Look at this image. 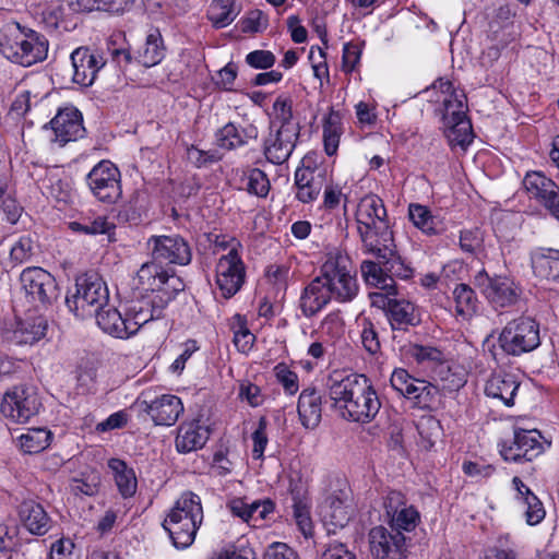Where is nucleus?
<instances>
[{"instance_id": "f257e3e1", "label": "nucleus", "mask_w": 559, "mask_h": 559, "mask_svg": "<svg viewBox=\"0 0 559 559\" xmlns=\"http://www.w3.org/2000/svg\"><path fill=\"white\" fill-rule=\"evenodd\" d=\"M0 51L14 63L31 67L47 57L48 43L35 31L11 22L1 32Z\"/></svg>"}, {"instance_id": "f03ea898", "label": "nucleus", "mask_w": 559, "mask_h": 559, "mask_svg": "<svg viewBox=\"0 0 559 559\" xmlns=\"http://www.w3.org/2000/svg\"><path fill=\"white\" fill-rule=\"evenodd\" d=\"M203 521V509L198 495L187 491L176 501L163 527L168 532L176 548L189 547Z\"/></svg>"}, {"instance_id": "7ed1b4c3", "label": "nucleus", "mask_w": 559, "mask_h": 559, "mask_svg": "<svg viewBox=\"0 0 559 559\" xmlns=\"http://www.w3.org/2000/svg\"><path fill=\"white\" fill-rule=\"evenodd\" d=\"M318 277L338 302H349L358 294V283L353 274L350 260L340 251L328 254Z\"/></svg>"}, {"instance_id": "20e7f679", "label": "nucleus", "mask_w": 559, "mask_h": 559, "mask_svg": "<svg viewBox=\"0 0 559 559\" xmlns=\"http://www.w3.org/2000/svg\"><path fill=\"white\" fill-rule=\"evenodd\" d=\"M109 294L105 282L95 273L90 272L76 277L75 293L67 297L68 308L79 317L92 316L106 307Z\"/></svg>"}, {"instance_id": "39448f33", "label": "nucleus", "mask_w": 559, "mask_h": 559, "mask_svg": "<svg viewBox=\"0 0 559 559\" xmlns=\"http://www.w3.org/2000/svg\"><path fill=\"white\" fill-rule=\"evenodd\" d=\"M539 344V326L528 317H519L508 322L498 337L499 348L513 357L530 353Z\"/></svg>"}, {"instance_id": "423d86ee", "label": "nucleus", "mask_w": 559, "mask_h": 559, "mask_svg": "<svg viewBox=\"0 0 559 559\" xmlns=\"http://www.w3.org/2000/svg\"><path fill=\"white\" fill-rule=\"evenodd\" d=\"M372 386L364 374L333 371L326 379L329 397L341 416Z\"/></svg>"}, {"instance_id": "0eeeda50", "label": "nucleus", "mask_w": 559, "mask_h": 559, "mask_svg": "<svg viewBox=\"0 0 559 559\" xmlns=\"http://www.w3.org/2000/svg\"><path fill=\"white\" fill-rule=\"evenodd\" d=\"M41 403L36 389L20 384L9 389L0 404L1 414L16 424H26L39 413Z\"/></svg>"}, {"instance_id": "6e6552de", "label": "nucleus", "mask_w": 559, "mask_h": 559, "mask_svg": "<svg viewBox=\"0 0 559 559\" xmlns=\"http://www.w3.org/2000/svg\"><path fill=\"white\" fill-rule=\"evenodd\" d=\"M476 282L486 300L496 310L515 306L523 293L513 278L507 275L490 276L485 270L476 275Z\"/></svg>"}, {"instance_id": "1a4fd4ad", "label": "nucleus", "mask_w": 559, "mask_h": 559, "mask_svg": "<svg viewBox=\"0 0 559 559\" xmlns=\"http://www.w3.org/2000/svg\"><path fill=\"white\" fill-rule=\"evenodd\" d=\"M92 194L100 202L115 203L122 194L121 174L110 160L96 164L86 176Z\"/></svg>"}, {"instance_id": "9d476101", "label": "nucleus", "mask_w": 559, "mask_h": 559, "mask_svg": "<svg viewBox=\"0 0 559 559\" xmlns=\"http://www.w3.org/2000/svg\"><path fill=\"white\" fill-rule=\"evenodd\" d=\"M20 283L28 302L46 307L59 296L56 278L41 267L32 266L23 270Z\"/></svg>"}, {"instance_id": "9b49d317", "label": "nucleus", "mask_w": 559, "mask_h": 559, "mask_svg": "<svg viewBox=\"0 0 559 559\" xmlns=\"http://www.w3.org/2000/svg\"><path fill=\"white\" fill-rule=\"evenodd\" d=\"M392 388L401 395L413 400L420 408L431 409L438 402L437 385L412 377L406 370H394L390 379Z\"/></svg>"}, {"instance_id": "f8f14e48", "label": "nucleus", "mask_w": 559, "mask_h": 559, "mask_svg": "<svg viewBox=\"0 0 559 559\" xmlns=\"http://www.w3.org/2000/svg\"><path fill=\"white\" fill-rule=\"evenodd\" d=\"M152 259L158 263L188 265L192 260L189 242L180 235L152 236L147 239Z\"/></svg>"}, {"instance_id": "ddd939ff", "label": "nucleus", "mask_w": 559, "mask_h": 559, "mask_svg": "<svg viewBox=\"0 0 559 559\" xmlns=\"http://www.w3.org/2000/svg\"><path fill=\"white\" fill-rule=\"evenodd\" d=\"M245 276V264L238 250L233 247L216 264V285L222 296L228 299L236 295L243 285Z\"/></svg>"}, {"instance_id": "4468645a", "label": "nucleus", "mask_w": 559, "mask_h": 559, "mask_svg": "<svg viewBox=\"0 0 559 559\" xmlns=\"http://www.w3.org/2000/svg\"><path fill=\"white\" fill-rule=\"evenodd\" d=\"M368 538L373 559H407L406 538L402 532L379 525L370 530Z\"/></svg>"}, {"instance_id": "2eb2a0df", "label": "nucleus", "mask_w": 559, "mask_h": 559, "mask_svg": "<svg viewBox=\"0 0 559 559\" xmlns=\"http://www.w3.org/2000/svg\"><path fill=\"white\" fill-rule=\"evenodd\" d=\"M540 433L537 430H515L513 441L503 443L500 453L506 461L530 462L543 452Z\"/></svg>"}, {"instance_id": "dca6fc26", "label": "nucleus", "mask_w": 559, "mask_h": 559, "mask_svg": "<svg viewBox=\"0 0 559 559\" xmlns=\"http://www.w3.org/2000/svg\"><path fill=\"white\" fill-rule=\"evenodd\" d=\"M136 405L142 412L150 415L155 425L171 426L183 412L181 400L173 394H164L153 401H136Z\"/></svg>"}, {"instance_id": "f3484780", "label": "nucleus", "mask_w": 559, "mask_h": 559, "mask_svg": "<svg viewBox=\"0 0 559 559\" xmlns=\"http://www.w3.org/2000/svg\"><path fill=\"white\" fill-rule=\"evenodd\" d=\"M73 76L72 81L81 86H91L98 71L106 64L103 56L87 47L76 48L70 56Z\"/></svg>"}, {"instance_id": "a211bd4d", "label": "nucleus", "mask_w": 559, "mask_h": 559, "mask_svg": "<svg viewBox=\"0 0 559 559\" xmlns=\"http://www.w3.org/2000/svg\"><path fill=\"white\" fill-rule=\"evenodd\" d=\"M300 131L293 128L271 130L264 141L263 153L269 162L275 165L285 163L292 155L299 139Z\"/></svg>"}, {"instance_id": "6ab92c4d", "label": "nucleus", "mask_w": 559, "mask_h": 559, "mask_svg": "<svg viewBox=\"0 0 559 559\" xmlns=\"http://www.w3.org/2000/svg\"><path fill=\"white\" fill-rule=\"evenodd\" d=\"M49 124L60 145L76 141L85 134L82 114L75 107L59 109Z\"/></svg>"}, {"instance_id": "aec40b11", "label": "nucleus", "mask_w": 559, "mask_h": 559, "mask_svg": "<svg viewBox=\"0 0 559 559\" xmlns=\"http://www.w3.org/2000/svg\"><path fill=\"white\" fill-rule=\"evenodd\" d=\"M358 231L381 229L389 225L383 201L374 194L365 195L356 210Z\"/></svg>"}, {"instance_id": "412c9836", "label": "nucleus", "mask_w": 559, "mask_h": 559, "mask_svg": "<svg viewBox=\"0 0 559 559\" xmlns=\"http://www.w3.org/2000/svg\"><path fill=\"white\" fill-rule=\"evenodd\" d=\"M324 168H297L295 171L296 198L302 203L314 201L326 183Z\"/></svg>"}, {"instance_id": "4be33fe9", "label": "nucleus", "mask_w": 559, "mask_h": 559, "mask_svg": "<svg viewBox=\"0 0 559 559\" xmlns=\"http://www.w3.org/2000/svg\"><path fill=\"white\" fill-rule=\"evenodd\" d=\"M47 320L43 317L21 320L13 330H7L3 337L14 345H33L46 335Z\"/></svg>"}, {"instance_id": "5701e85b", "label": "nucleus", "mask_w": 559, "mask_h": 559, "mask_svg": "<svg viewBox=\"0 0 559 559\" xmlns=\"http://www.w3.org/2000/svg\"><path fill=\"white\" fill-rule=\"evenodd\" d=\"M366 253L372 254L381 263L395 251L393 233L389 225L381 229L358 231Z\"/></svg>"}, {"instance_id": "b1692460", "label": "nucleus", "mask_w": 559, "mask_h": 559, "mask_svg": "<svg viewBox=\"0 0 559 559\" xmlns=\"http://www.w3.org/2000/svg\"><path fill=\"white\" fill-rule=\"evenodd\" d=\"M319 514L329 532L345 527L353 515V508L337 495H330L319 507Z\"/></svg>"}, {"instance_id": "393cba45", "label": "nucleus", "mask_w": 559, "mask_h": 559, "mask_svg": "<svg viewBox=\"0 0 559 559\" xmlns=\"http://www.w3.org/2000/svg\"><path fill=\"white\" fill-rule=\"evenodd\" d=\"M163 302L150 296L131 304L127 310L131 335H134L145 323L163 317L165 309Z\"/></svg>"}, {"instance_id": "a878e982", "label": "nucleus", "mask_w": 559, "mask_h": 559, "mask_svg": "<svg viewBox=\"0 0 559 559\" xmlns=\"http://www.w3.org/2000/svg\"><path fill=\"white\" fill-rule=\"evenodd\" d=\"M258 136L259 130L253 123L237 126L228 122L216 132V142L219 147L230 151L255 141Z\"/></svg>"}, {"instance_id": "bb28decb", "label": "nucleus", "mask_w": 559, "mask_h": 559, "mask_svg": "<svg viewBox=\"0 0 559 559\" xmlns=\"http://www.w3.org/2000/svg\"><path fill=\"white\" fill-rule=\"evenodd\" d=\"M333 297L317 276L301 292L299 309L306 318L317 316Z\"/></svg>"}, {"instance_id": "cd10ccee", "label": "nucleus", "mask_w": 559, "mask_h": 559, "mask_svg": "<svg viewBox=\"0 0 559 559\" xmlns=\"http://www.w3.org/2000/svg\"><path fill=\"white\" fill-rule=\"evenodd\" d=\"M19 518L31 534L38 536L45 535L52 523L44 507L34 500H25L20 504Z\"/></svg>"}, {"instance_id": "c85d7f7f", "label": "nucleus", "mask_w": 559, "mask_h": 559, "mask_svg": "<svg viewBox=\"0 0 559 559\" xmlns=\"http://www.w3.org/2000/svg\"><path fill=\"white\" fill-rule=\"evenodd\" d=\"M380 407L379 396L373 386H371L366 394L359 396L354 404H350V407L347 412H344L342 417L349 421L368 424L376 418Z\"/></svg>"}, {"instance_id": "c756f323", "label": "nucleus", "mask_w": 559, "mask_h": 559, "mask_svg": "<svg viewBox=\"0 0 559 559\" xmlns=\"http://www.w3.org/2000/svg\"><path fill=\"white\" fill-rule=\"evenodd\" d=\"M209 437V428L199 421L183 423L178 429L176 448L182 453L197 451L204 447Z\"/></svg>"}, {"instance_id": "7c9ffc66", "label": "nucleus", "mask_w": 559, "mask_h": 559, "mask_svg": "<svg viewBox=\"0 0 559 559\" xmlns=\"http://www.w3.org/2000/svg\"><path fill=\"white\" fill-rule=\"evenodd\" d=\"M298 415L302 426L314 429L321 421V394L314 388L305 389L298 399Z\"/></svg>"}, {"instance_id": "2f4dec72", "label": "nucleus", "mask_w": 559, "mask_h": 559, "mask_svg": "<svg viewBox=\"0 0 559 559\" xmlns=\"http://www.w3.org/2000/svg\"><path fill=\"white\" fill-rule=\"evenodd\" d=\"M520 382L512 373H493L486 383L485 392L488 396L501 400L507 406L514 404V396Z\"/></svg>"}, {"instance_id": "473e14b6", "label": "nucleus", "mask_w": 559, "mask_h": 559, "mask_svg": "<svg viewBox=\"0 0 559 559\" xmlns=\"http://www.w3.org/2000/svg\"><path fill=\"white\" fill-rule=\"evenodd\" d=\"M98 326L105 332L118 338H128L131 335L127 313L122 316L116 308L103 307L94 313Z\"/></svg>"}, {"instance_id": "72a5a7b5", "label": "nucleus", "mask_w": 559, "mask_h": 559, "mask_svg": "<svg viewBox=\"0 0 559 559\" xmlns=\"http://www.w3.org/2000/svg\"><path fill=\"white\" fill-rule=\"evenodd\" d=\"M385 307L388 308L386 316L393 330H406L408 326H415L420 323L415 305L406 299L386 301Z\"/></svg>"}, {"instance_id": "f704fd0d", "label": "nucleus", "mask_w": 559, "mask_h": 559, "mask_svg": "<svg viewBox=\"0 0 559 559\" xmlns=\"http://www.w3.org/2000/svg\"><path fill=\"white\" fill-rule=\"evenodd\" d=\"M531 264L537 277L559 283V250L538 249L532 253Z\"/></svg>"}, {"instance_id": "c9c22d12", "label": "nucleus", "mask_w": 559, "mask_h": 559, "mask_svg": "<svg viewBox=\"0 0 559 559\" xmlns=\"http://www.w3.org/2000/svg\"><path fill=\"white\" fill-rule=\"evenodd\" d=\"M165 57V47L160 33L155 29L146 36L144 44L136 50L134 60L150 68L158 64Z\"/></svg>"}, {"instance_id": "e433bc0d", "label": "nucleus", "mask_w": 559, "mask_h": 559, "mask_svg": "<svg viewBox=\"0 0 559 559\" xmlns=\"http://www.w3.org/2000/svg\"><path fill=\"white\" fill-rule=\"evenodd\" d=\"M408 216L412 223L426 235H438L444 230L442 219L439 216L432 215L425 205L409 204Z\"/></svg>"}, {"instance_id": "4c0bfd02", "label": "nucleus", "mask_w": 559, "mask_h": 559, "mask_svg": "<svg viewBox=\"0 0 559 559\" xmlns=\"http://www.w3.org/2000/svg\"><path fill=\"white\" fill-rule=\"evenodd\" d=\"M523 187L530 199L539 204L558 188L555 181L538 171L527 173L523 179Z\"/></svg>"}, {"instance_id": "58836bf2", "label": "nucleus", "mask_w": 559, "mask_h": 559, "mask_svg": "<svg viewBox=\"0 0 559 559\" xmlns=\"http://www.w3.org/2000/svg\"><path fill=\"white\" fill-rule=\"evenodd\" d=\"M108 466L114 473L115 481L121 496L124 498L132 497L138 486L133 469L119 459L109 460Z\"/></svg>"}, {"instance_id": "ea45409f", "label": "nucleus", "mask_w": 559, "mask_h": 559, "mask_svg": "<svg viewBox=\"0 0 559 559\" xmlns=\"http://www.w3.org/2000/svg\"><path fill=\"white\" fill-rule=\"evenodd\" d=\"M51 438V432L46 428H29L17 438V442L21 451L35 454L49 447Z\"/></svg>"}, {"instance_id": "a19ab883", "label": "nucleus", "mask_w": 559, "mask_h": 559, "mask_svg": "<svg viewBox=\"0 0 559 559\" xmlns=\"http://www.w3.org/2000/svg\"><path fill=\"white\" fill-rule=\"evenodd\" d=\"M444 134L452 148L460 147L462 151H466L474 138L468 118L445 124Z\"/></svg>"}, {"instance_id": "79ce46f5", "label": "nucleus", "mask_w": 559, "mask_h": 559, "mask_svg": "<svg viewBox=\"0 0 559 559\" xmlns=\"http://www.w3.org/2000/svg\"><path fill=\"white\" fill-rule=\"evenodd\" d=\"M342 134V116L338 111L331 109L323 122V144L329 156L336 153Z\"/></svg>"}, {"instance_id": "37998d69", "label": "nucleus", "mask_w": 559, "mask_h": 559, "mask_svg": "<svg viewBox=\"0 0 559 559\" xmlns=\"http://www.w3.org/2000/svg\"><path fill=\"white\" fill-rule=\"evenodd\" d=\"M238 14L236 0H213L209 8V19L218 28L229 25Z\"/></svg>"}, {"instance_id": "c03bdc74", "label": "nucleus", "mask_w": 559, "mask_h": 559, "mask_svg": "<svg viewBox=\"0 0 559 559\" xmlns=\"http://www.w3.org/2000/svg\"><path fill=\"white\" fill-rule=\"evenodd\" d=\"M185 287L186 285L181 277L174 272L169 273L165 270L160 276V283H158V287H156L152 296L156 300L164 301L163 307L166 308L168 302L173 300L178 293L182 292Z\"/></svg>"}, {"instance_id": "a18cd8bd", "label": "nucleus", "mask_w": 559, "mask_h": 559, "mask_svg": "<svg viewBox=\"0 0 559 559\" xmlns=\"http://www.w3.org/2000/svg\"><path fill=\"white\" fill-rule=\"evenodd\" d=\"M455 310L459 316L468 319L474 316L478 308V299L474 289L467 284H459L453 290Z\"/></svg>"}, {"instance_id": "49530a36", "label": "nucleus", "mask_w": 559, "mask_h": 559, "mask_svg": "<svg viewBox=\"0 0 559 559\" xmlns=\"http://www.w3.org/2000/svg\"><path fill=\"white\" fill-rule=\"evenodd\" d=\"M39 189L47 198L66 202L69 198V185L64 182L57 170H48L38 181Z\"/></svg>"}, {"instance_id": "de8ad7c7", "label": "nucleus", "mask_w": 559, "mask_h": 559, "mask_svg": "<svg viewBox=\"0 0 559 559\" xmlns=\"http://www.w3.org/2000/svg\"><path fill=\"white\" fill-rule=\"evenodd\" d=\"M293 515L305 537L312 535V521L310 516V504L306 495L299 490H293Z\"/></svg>"}, {"instance_id": "09e8293b", "label": "nucleus", "mask_w": 559, "mask_h": 559, "mask_svg": "<svg viewBox=\"0 0 559 559\" xmlns=\"http://www.w3.org/2000/svg\"><path fill=\"white\" fill-rule=\"evenodd\" d=\"M273 119L271 121L270 129L278 124L277 128L281 129H289L293 128L295 130L300 131V126L298 122L293 121V102L288 97L278 96L273 103Z\"/></svg>"}, {"instance_id": "8fccbe9b", "label": "nucleus", "mask_w": 559, "mask_h": 559, "mask_svg": "<svg viewBox=\"0 0 559 559\" xmlns=\"http://www.w3.org/2000/svg\"><path fill=\"white\" fill-rule=\"evenodd\" d=\"M380 262L364 261L360 265L362 276L368 284L394 293V280L388 276L384 266H380Z\"/></svg>"}, {"instance_id": "3c124183", "label": "nucleus", "mask_w": 559, "mask_h": 559, "mask_svg": "<svg viewBox=\"0 0 559 559\" xmlns=\"http://www.w3.org/2000/svg\"><path fill=\"white\" fill-rule=\"evenodd\" d=\"M466 96L463 92H452L443 99L444 124L466 119Z\"/></svg>"}, {"instance_id": "603ef678", "label": "nucleus", "mask_w": 559, "mask_h": 559, "mask_svg": "<svg viewBox=\"0 0 559 559\" xmlns=\"http://www.w3.org/2000/svg\"><path fill=\"white\" fill-rule=\"evenodd\" d=\"M69 226L73 231L83 233L85 235H107L110 241L112 240L111 235L115 230V225L108 222L105 216H98L93 221L71 222Z\"/></svg>"}, {"instance_id": "864d4df0", "label": "nucleus", "mask_w": 559, "mask_h": 559, "mask_svg": "<svg viewBox=\"0 0 559 559\" xmlns=\"http://www.w3.org/2000/svg\"><path fill=\"white\" fill-rule=\"evenodd\" d=\"M160 264L152 259L151 262L141 265L136 273V278L143 289L151 290L152 293L156 290L158 283H160V276L165 271Z\"/></svg>"}, {"instance_id": "5fc2aeb1", "label": "nucleus", "mask_w": 559, "mask_h": 559, "mask_svg": "<svg viewBox=\"0 0 559 559\" xmlns=\"http://www.w3.org/2000/svg\"><path fill=\"white\" fill-rule=\"evenodd\" d=\"M419 445L426 451L431 450L441 436V425L432 417L421 419L417 425Z\"/></svg>"}, {"instance_id": "6e6d98bb", "label": "nucleus", "mask_w": 559, "mask_h": 559, "mask_svg": "<svg viewBox=\"0 0 559 559\" xmlns=\"http://www.w3.org/2000/svg\"><path fill=\"white\" fill-rule=\"evenodd\" d=\"M36 247V240L31 235L21 236L11 247L10 261L14 265L31 261Z\"/></svg>"}, {"instance_id": "4d7b16f0", "label": "nucleus", "mask_w": 559, "mask_h": 559, "mask_svg": "<svg viewBox=\"0 0 559 559\" xmlns=\"http://www.w3.org/2000/svg\"><path fill=\"white\" fill-rule=\"evenodd\" d=\"M47 556L48 548L44 542L35 539L14 547L8 559H46Z\"/></svg>"}, {"instance_id": "13d9d810", "label": "nucleus", "mask_w": 559, "mask_h": 559, "mask_svg": "<svg viewBox=\"0 0 559 559\" xmlns=\"http://www.w3.org/2000/svg\"><path fill=\"white\" fill-rule=\"evenodd\" d=\"M419 520V513L412 506H405L401 511H397L389 519L391 530L393 532H411L413 531Z\"/></svg>"}, {"instance_id": "bf43d9fd", "label": "nucleus", "mask_w": 559, "mask_h": 559, "mask_svg": "<svg viewBox=\"0 0 559 559\" xmlns=\"http://www.w3.org/2000/svg\"><path fill=\"white\" fill-rule=\"evenodd\" d=\"M381 264L384 266L385 273L391 278L397 277L401 280H408L414 274V269L396 252V250L392 252V257L384 259Z\"/></svg>"}, {"instance_id": "052dcab7", "label": "nucleus", "mask_w": 559, "mask_h": 559, "mask_svg": "<svg viewBox=\"0 0 559 559\" xmlns=\"http://www.w3.org/2000/svg\"><path fill=\"white\" fill-rule=\"evenodd\" d=\"M100 487V475L97 472L83 474L81 478H74L71 484V490L75 496H95Z\"/></svg>"}, {"instance_id": "680f3d73", "label": "nucleus", "mask_w": 559, "mask_h": 559, "mask_svg": "<svg viewBox=\"0 0 559 559\" xmlns=\"http://www.w3.org/2000/svg\"><path fill=\"white\" fill-rule=\"evenodd\" d=\"M246 189L250 194L257 195L258 198H266L271 189L267 175L259 168L250 169L247 173Z\"/></svg>"}, {"instance_id": "e2e57ef3", "label": "nucleus", "mask_w": 559, "mask_h": 559, "mask_svg": "<svg viewBox=\"0 0 559 559\" xmlns=\"http://www.w3.org/2000/svg\"><path fill=\"white\" fill-rule=\"evenodd\" d=\"M234 319L237 321V325H233L234 344L239 352L248 353L253 346L255 336L247 328L241 316L236 314Z\"/></svg>"}, {"instance_id": "0e129e2a", "label": "nucleus", "mask_w": 559, "mask_h": 559, "mask_svg": "<svg viewBox=\"0 0 559 559\" xmlns=\"http://www.w3.org/2000/svg\"><path fill=\"white\" fill-rule=\"evenodd\" d=\"M526 506L525 519L528 525H536L545 518V510L540 500L531 491L526 489L524 500L522 501Z\"/></svg>"}, {"instance_id": "69168bd1", "label": "nucleus", "mask_w": 559, "mask_h": 559, "mask_svg": "<svg viewBox=\"0 0 559 559\" xmlns=\"http://www.w3.org/2000/svg\"><path fill=\"white\" fill-rule=\"evenodd\" d=\"M144 210V205L141 202V195L136 193L122 206L119 211L118 217L120 221L136 225L141 222Z\"/></svg>"}, {"instance_id": "338daca9", "label": "nucleus", "mask_w": 559, "mask_h": 559, "mask_svg": "<svg viewBox=\"0 0 559 559\" xmlns=\"http://www.w3.org/2000/svg\"><path fill=\"white\" fill-rule=\"evenodd\" d=\"M484 237L478 228L461 231L460 247L469 254L477 253L483 246Z\"/></svg>"}, {"instance_id": "774afa93", "label": "nucleus", "mask_w": 559, "mask_h": 559, "mask_svg": "<svg viewBox=\"0 0 559 559\" xmlns=\"http://www.w3.org/2000/svg\"><path fill=\"white\" fill-rule=\"evenodd\" d=\"M50 559H79L74 552V544L70 538H61L50 546Z\"/></svg>"}]
</instances>
